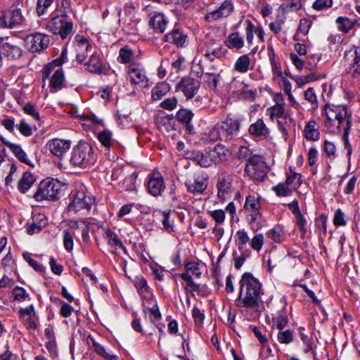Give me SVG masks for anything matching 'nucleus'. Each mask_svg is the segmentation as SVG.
Instances as JSON below:
<instances>
[{"label":"nucleus","mask_w":360,"mask_h":360,"mask_svg":"<svg viewBox=\"0 0 360 360\" xmlns=\"http://www.w3.org/2000/svg\"><path fill=\"white\" fill-rule=\"evenodd\" d=\"M240 290L236 306L243 314L258 316L263 309L262 284L252 273L245 272L239 281Z\"/></svg>","instance_id":"nucleus-1"},{"label":"nucleus","mask_w":360,"mask_h":360,"mask_svg":"<svg viewBox=\"0 0 360 360\" xmlns=\"http://www.w3.org/2000/svg\"><path fill=\"white\" fill-rule=\"evenodd\" d=\"M321 115L324 126L331 134H340L352 127V112L346 105L326 103L321 108Z\"/></svg>","instance_id":"nucleus-2"},{"label":"nucleus","mask_w":360,"mask_h":360,"mask_svg":"<svg viewBox=\"0 0 360 360\" xmlns=\"http://www.w3.org/2000/svg\"><path fill=\"white\" fill-rule=\"evenodd\" d=\"M97 161V154L93 146L86 142L79 141L72 148L69 160L70 164L75 167L90 168Z\"/></svg>","instance_id":"nucleus-3"},{"label":"nucleus","mask_w":360,"mask_h":360,"mask_svg":"<svg viewBox=\"0 0 360 360\" xmlns=\"http://www.w3.org/2000/svg\"><path fill=\"white\" fill-rule=\"evenodd\" d=\"M45 27L53 34L58 35L63 40L66 39L73 32V22L65 14V11H61L60 14L52 13Z\"/></svg>","instance_id":"nucleus-4"},{"label":"nucleus","mask_w":360,"mask_h":360,"mask_svg":"<svg viewBox=\"0 0 360 360\" xmlns=\"http://www.w3.org/2000/svg\"><path fill=\"white\" fill-rule=\"evenodd\" d=\"M209 176L202 170H195L186 174L184 185L186 191L198 195L203 193L208 185Z\"/></svg>","instance_id":"nucleus-5"},{"label":"nucleus","mask_w":360,"mask_h":360,"mask_svg":"<svg viewBox=\"0 0 360 360\" xmlns=\"http://www.w3.org/2000/svg\"><path fill=\"white\" fill-rule=\"evenodd\" d=\"M268 172L269 167L262 157L252 155L248 160L245 172L254 181H263L267 176Z\"/></svg>","instance_id":"nucleus-6"},{"label":"nucleus","mask_w":360,"mask_h":360,"mask_svg":"<svg viewBox=\"0 0 360 360\" xmlns=\"http://www.w3.org/2000/svg\"><path fill=\"white\" fill-rule=\"evenodd\" d=\"M60 189V185L58 181L44 179L40 182L34 198L37 201L55 200L58 198Z\"/></svg>","instance_id":"nucleus-7"},{"label":"nucleus","mask_w":360,"mask_h":360,"mask_svg":"<svg viewBox=\"0 0 360 360\" xmlns=\"http://www.w3.org/2000/svg\"><path fill=\"white\" fill-rule=\"evenodd\" d=\"M96 204V198L90 193L84 190L72 193V202L68 206L69 211L79 212L82 210H91Z\"/></svg>","instance_id":"nucleus-8"},{"label":"nucleus","mask_w":360,"mask_h":360,"mask_svg":"<svg viewBox=\"0 0 360 360\" xmlns=\"http://www.w3.org/2000/svg\"><path fill=\"white\" fill-rule=\"evenodd\" d=\"M49 36L41 32L30 34L25 38L27 49L31 53L41 52L49 45Z\"/></svg>","instance_id":"nucleus-9"},{"label":"nucleus","mask_w":360,"mask_h":360,"mask_svg":"<svg viewBox=\"0 0 360 360\" xmlns=\"http://www.w3.org/2000/svg\"><path fill=\"white\" fill-rule=\"evenodd\" d=\"M245 32L246 41L250 48H252V52L255 53L258 50V46H254V34H256L259 41L264 43V31L261 25L256 26L250 20L247 19L245 21Z\"/></svg>","instance_id":"nucleus-10"},{"label":"nucleus","mask_w":360,"mask_h":360,"mask_svg":"<svg viewBox=\"0 0 360 360\" xmlns=\"http://www.w3.org/2000/svg\"><path fill=\"white\" fill-rule=\"evenodd\" d=\"M218 125L221 131L223 140L229 141L238 134L240 123L238 119L229 115Z\"/></svg>","instance_id":"nucleus-11"},{"label":"nucleus","mask_w":360,"mask_h":360,"mask_svg":"<svg viewBox=\"0 0 360 360\" xmlns=\"http://www.w3.org/2000/svg\"><path fill=\"white\" fill-rule=\"evenodd\" d=\"M234 10V5L232 0H224L218 8L207 12L205 15V20L211 22L226 18L230 16Z\"/></svg>","instance_id":"nucleus-12"},{"label":"nucleus","mask_w":360,"mask_h":360,"mask_svg":"<svg viewBox=\"0 0 360 360\" xmlns=\"http://www.w3.org/2000/svg\"><path fill=\"white\" fill-rule=\"evenodd\" d=\"M200 86V82L198 79L185 77L181 79L176 86V91H181L187 99H191L198 92Z\"/></svg>","instance_id":"nucleus-13"},{"label":"nucleus","mask_w":360,"mask_h":360,"mask_svg":"<svg viewBox=\"0 0 360 360\" xmlns=\"http://www.w3.org/2000/svg\"><path fill=\"white\" fill-rule=\"evenodd\" d=\"M233 176L228 173H222L219 175L216 187L217 188V197L221 200H224L231 196L233 190Z\"/></svg>","instance_id":"nucleus-14"},{"label":"nucleus","mask_w":360,"mask_h":360,"mask_svg":"<svg viewBox=\"0 0 360 360\" xmlns=\"http://www.w3.org/2000/svg\"><path fill=\"white\" fill-rule=\"evenodd\" d=\"M244 209L248 214L246 217L249 224L255 222L259 216H261V204L258 197L249 195L245 198Z\"/></svg>","instance_id":"nucleus-15"},{"label":"nucleus","mask_w":360,"mask_h":360,"mask_svg":"<svg viewBox=\"0 0 360 360\" xmlns=\"http://www.w3.org/2000/svg\"><path fill=\"white\" fill-rule=\"evenodd\" d=\"M74 44L76 51V60L79 63H82L86 60L92 46L86 38L80 34H77L75 37Z\"/></svg>","instance_id":"nucleus-16"},{"label":"nucleus","mask_w":360,"mask_h":360,"mask_svg":"<svg viewBox=\"0 0 360 360\" xmlns=\"http://www.w3.org/2000/svg\"><path fill=\"white\" fill-rule=\"evenodd\" d=\"M71 141L53 139L46 143V147L53 155L61 158L70 148Z\"/></svg>","instance_id":"nucleus-17"},{"label":"nucleus","mask_w":360,"mask_h":360,"mask_svg":"<svg viewBox=\"0 0 360 360\" xmlns=\"http://www.w3.org/2000/svg\"><path fill=\"white\" fill-rule=\"evenodd\" d=\"M0 50L5 57L11 60L20 58L22 54L20 46L13 40L9 39L8 37L1 43Z\"/></svg>","instance_id":"nucleus-18"},{"label":"nucleus","mask_w":360,"mask_h":360,"mask_svg":"<svg viewBox=\"0 0 360 360\" xmlns=\"http://www.w3.org/2000/svg\"><path fill=\"white\" fill-rule=\"evenodd\" d=\"M147 188L149 193L153 196L160 195L165 188L162 175L160 173L150 174L148 177Z\"/></svg>","instance_id":"nucleus-19"},{"label":"nucleus","mask_w":360,"mask_h":360,"mask_svg":"<svg viewBox=\"0 0 360 360\" xmlns=\"http://www.w3.org/2000/svg\"><path fill=\"white\" fill-rule=\"evenodd\" d=\"M18 316L20 319H25L27 323V328L32 330H37L38 328L37 321L39 316L35 311V307L33 304H30L25 308H20L18 310Z\"/></svg>","instance_id":"nucleus-20"},{"label":"nucleus","mask_w":360,"mask_h":360,"mask_svg":"<svg viewBox=\"0 0 360 360\" xmlns=\"http://www.w3.org/2000/svg\"><path fill=\"white\" fill-rule=\"evenodd\" d=\"M345 58L350 66L349 73L356 77L360 75V47L346 51Z\"/></svg>","instance_id":"nucleus-21"},{"label":"nucleus","mask_w":360,"mask_h":360,"mask_svg":"<svg viewBox=\"0 0 360 360\" xmlns=\"http://www.w3.org/2000/svg\"><path fill=\"white\" fill-rule=\"evenodd\" d=\"M128 75L131 82L135 84L145 86L148 82L145 70L137 64H131L128 67Z\"/></svg>","instance_id":"nucleus-22"},{"label":"nucleus","mask_w":360,"mask_h":360,"mask_svg":"<svg viewBox=\"0 0 360 360\" xmlns=\"http://www.w3.org/2000/svg\"><path fill=\"white\" fill-rule=\"evenodd\" d=\"M142 306L143 312L146 317L147 316L148 313H149L148 318L151 323H156L161 319L162 315L155 298H153L148 302L144 301V302L142 304Z\"/></svg>","instance_id":"nucleus-23"},{"label":"nucleus","mask_w":360,"mask_h":360,"mask_svg":"<svg viewBox=\"0 0 360 360\" xmlns=\"http://www.w3.org/2000/svg\"><path fill=\"white\" fill-rule=\"evenodd\" d=\"M167 24L168 20L163 13L154 12L150 14L148 25L155 32L163 33L166 30Z\"/></svg>","instance_id":"nucleus-24"},{"label":"nucleus","mask_w":360,"mask_h":360,"mask_svg":"<svg viewBox=\"0 0 360 360\" xmlns=\"http://www.w3.org/2000/svg\"><path fill=\"white\" fill-rule=\"evenodd\" d=\"M187 34L179 29L174 28L164 36V41L177 47H183L186 41Z\"/></svg>","instance_id":"nucleus-25"},{"label":"nucleus","mask_w":360,"mask_h":360,"mask_svg":"<svg viewBox=\"0 0 360 360\" xmlns=\"http://www.w3.org/2000/svg\"><path fill=\"white\" fill-rule=\"evenodd\" d=\"M312 25V21L307 18H302L300 20L297 29L293 36L295 41L306 42L308 40L307 35Z\"/></svg>","instance_id":"nucleus-26"},{"label":"nucleus","mask_w":360,"mask_h":360,"mask_svg":"<svg viewBox=\"0 0 360 360\" xmlns=\"http://www.w3.org/2000/svg\"><path fill=\"white\" fill-rule=\"evenodd\" d=\"M188 158L202 167H208L215 163L210 152L203 153L200 151H192L188 154Z\"/></svg>","instance_id":"nucleus-27"},{"label":"nucleus","mask_w":360,"mask_h":360,"mask_svg":"<svg viewBox=\"0 0 360 360\" xmlns=\"http://www.w3.org/2000/svg\"><path fill=\"white\" fill-rule=\"evenodd\" d=\"M48 224V219L44 214H35L32 217V222L27 226L29 235L39 233Z\"/></svg>","instance_id":"nucleus-28"},{"label":"nucleus","mask_w":360,"mask_h":360,"mask_svg":"<svg viewBox=\"0 0 360 360\" xmlns=\"http://www.w3.org/2000/svg\"><path fill=\"white\" fill-rule=\"evenodd\" d=\"M134 285L141 295L143 302L149 301L155 298L147 284L146 280L143 276H136L134 278Z\"/></svg>","instance_id":"nucleus-29"},{"label":"nucleus","mask_w":360,"mask_h":360,"mask_svg":"<svg viewBox=\"0 0 360 360\" xmlns=\"http://www.w3.org/2000/svg\"><path fill=\"white\" fill-rule=\"evenodd\" d=\"M226 48L231 50H240L245 46L243 37L239 32H233L229 34L224 41Z\"/></svg>","instance_id":"nucleus-30"},{"label":"nucleus","mask_w":360,"mask_h":360,"mask_svg":"<svg viewBox=\"0 0 360 360\" xmlns=\"http://www.w3.org/2000/svg\"><path fill=\"white\" fill-rule=\"evenodd\" d=\"M91 343L90 347L100 356H101L104 360H119V356L112 354L110 352H108L103 346L99 344L98 342L95 340L94 338L89 336V337Z\"/></svg>","instance_id":"nucleus-31"},{"label":"nucleus","mask_w":360,"mask_h":360,"mask_svg":"<svg viewBox=\"0 0 360 360\" xmlns=\"http://www.w3.org/2000/svg\"><path fill=\"white\" fill-rule=\"evenodd\" d=\"M6 146L12 151L18 160L29 166L34 167L32 162L28 158L27 153L20 144L7 142Z\"/></svg>","instance_id":"nucleus-32"},{"label":"nucleus","mask_w":360,"mask_h":360,"mask_svg":"<svg viewBox=\"0 0 360 360\" xmlns=\"http://www.w3.org/2000/svg\"><path fill=\"white\" fill-rule=\"evenodd\" d=\"M249 133L254 136L266 138L269 135V129L262 119H258L251 124L248 129Z\"/></svg>","instance_id":"nucleus-33"},{"label":"nucleus","mask_w":360,"mask_h":360,"mask_svg":"<svg viewBox=\"0 0 360 360\" xmlns=\"http://www.w3.org/2000/svg\"><path fill=\"white\" fill-rule=\"evenodd\" d=\"M85 65L87 70L92 73L101 75L105 70L104 64L100 56L96 53L91 54L89 61Z\"/></svg>","instance_id":"nucleus-34"},{"label":"nucleus","mask_w":360,"mask_h":360,"mask_svg":"<svg viewBox=\"0 0 360 360\" xmlns=\"http://www.w3.org/2000/svg\"><path fill=\"white\" fill-rule=\"evenodd\" d=\"M65 76L61 68H57L51 77L49 86L51 92H57L64 87Z\"/></svg>","instance_id":"nucleus-35"},{"label":"nucleus","mask_w":360,"mask_h":360,"mask_svg":"<svg viewBox=\"0 0 360 360\" xmlns=\"http://www.w3.org/2000/svg\"><path fill=\"white\" fill-rule=\"evenodd\" d=\"M97 139L101 144L108 150L115 148L118 144L117 141L112 139V132L109 130H103L97 134Z\"/></svg>","instance_id":"nucleus-36"},{"label":"nucleus","mask_w":360,"mask_h":360,"mask_svg":"<svg viewBox=\"0 0 360 360\" xmlns=\"http://www.w3.org/2000/svg\"><path fill=\"white\" fill-rule=\"evenodd\" d=\"M227 53L226 48L222 46H217L216 47L207 46L203 55L208 60L213 61L215 58L226 57Z\"/></svg>","instance_id":"nucleus-37"},{"label":"nucleus","mask_w":360,"mask_h":360,"mask_svg":"<svg viewBox=\"0 0 360 360\" xmlns=\"http://www.w3.org/2000/svg\"><path fill=\"white\" fill-rule=\"evenodd\" d=\"M286 179L285 182L295 191H297L302 184V174L293 171L291 168L285 172Z\"/></svg>","instance_id":"nucleus-38"},{"label":"nucleus","mask_w":360,"mask_h":360,"mask_svg":"<svg viewBox=\"0 0 360 360\" xmlns=\"http://www.w3.org/2000/svg\"><path fill=\"white\" fill-rule=\"evenodd\" d=\"M20 4H22L21 0H16V3L13 4L9 8L11 15V23L13 25V27L20 25L25 20L21 8L18 7Z\"/></svg>","instance_id":"nucleus-39"},{"label":"nucleus","mask_w":360,"mask_h":360,"mask_svg":"<svg viewBox=\"0 0 360 360\" xmlns=\"http://www.w3.org/2000/svg\"><path fill=\"white\" fill-rule=\"evenodd\" d=\"M304 137L307 140L317 141L319 139L320 133L317 123L314 120H310L304 127Z\"/></svg>","instance_id":"nucleus-40"},{"label":"nucleus","mask_w":360,"mask_h":360,"mask_svg":"<svg viewBox=\"0 0 360 360\" xmlns=\"http://www.w3.org/2000/svg\"><path fill=\"white\" fill-rule=\"evenodd\" d=\"M170 90L169 84L165 82L158 83L151 91V98L153 101L160 100Z\"/></svg>","instance_id":"nucleus-41"},{"label":"nucleus","mask_w":360,"mask_h":360,"mask_svg":"<svg viewBox=\"0 0 360 360\" xmlns=\"http://www.w3.org/2000/svg\"><path fill=\"white\" fill-rule=\"evenodd\" d=\"M266 115L269 117L271 121L279 118L286 120L288 117V113L285 112L284 106L279 104H275L274 105L266 109Z\"/></svg>","instance_id":"nucleus-42"},{"label":"nucleus","mask_w":360,"mask_h":360,"mask_svg":"<svg viewBox=\"0 0 360 360\" xmlns=\"http://www.w3.org/2000/svg\"><path fill=\"white\" fill-rule=\"evenodd\" d=\"M35 181V178L30 172H25L18 184V188L22 193H25Z\"/></svg>","instance_id":"nucleus-43"},{"label":"nucleus","mask_w":360,"mask_h":360,"mask_svg":"<svg viewBox=\"0 0 360 360\" xmlns=\"http://www.w3.org/2000/svg\"><path fill=\"white\" fill-rule=\"evenodd\" d=\"M250 242L248 233L245 229H239L235 235V243L238 250H249L247 248L248 243Z\"/></svg>","instance_id":"nucleus-44"},{"label":"nucleus","mask_w":360,"mask_h":360,"mask_svg":"<svg viewBox=\"0 0 360 360\" xmlns=\"http://www.w3.org/2000/svg\"><path fill=\"white\" fill-rule=\"evenodd\" d=\"M335 22L339 31L343 33H347L354 27L356 22V20L340 16L336 19Z\"/></svg>","instance_id":"nucleus-45"},{"label":"nucleus","mask_w":360,"mask_h":360,"mask_svg":"<svg viewBox=\"0 0 360 360\" xmlns=\"http://www.w3.org/2000/svg\"><path fill=\"white\" fill-rule=\"evenodd\" d=\"M250 65V58L248 54L239 56L234 63V70L240 73H246Z\"/></svg>","instance_id":"nucleus-46"},{"label":"nucleus","mask_w":360,"mask_h":360,"mask_svg":"<svg viewBox=\"0 0 360 360\" xmlns=\"http://www.w3.org/2000/svg\"><path fill=\"white\" fill-rule=\"evenodd\" d=\"M104 238L107 239L108 244L112 247L124 248V246L117 234L110 229H105Z\"/></svg>","instance_id":"nucleus-47"},{"label":"nucleus","mask_w":360,"mask_h":360,"mask_svg":"<svg viewBox=\"0 0 360 360\" xmlns=\"http://www.w3.org/2000/svg\"><path fill=\"white\" fill-rule=\"evenodd\" d=\"M210 152L212 156H213V160L215 163L226 160L229 153V150L220 144L217 145L214 149Z\"/></svg>","instance_id":"nucleus-48"},{"label":"nucleus","mask_w":360,"mask_h":360,"mask_svg":"<svg viewBox=\"0 0 360 360\" xmlns=\"http://www.w3.org/2000/svg\"><path fill=\"white\" fill-rule=\"evenodd\" d=\"M271 189L280 198L290 196L295 191L285 181L274 186Z\"/></svg>","instance_id":"nucleus-49"},{"label":"nucleus","mask_w":360,"mask_h":360,"mask_svg":"<svg viewBox=\"0 0 360 360\" xmlns=\"http://www.w3.org/2000/svg\"><path fill=\"white\" fill-rule=\"evenodd\" d=\"M239 254L237 252H233V257L234 261V267L236 269H240L243 265L245 261L250 257L251 251L250 250H238Z\"/></svg>","instance_id":"nucleus-50"},{"label":"nucleus","mask_w":360,"mask_h":360,"mask_svg":"<svg viewBox=\"0 0 360 360\" xmlns=\"http://www.w3.org/2000/svg\"><path fill=\"white\" fill-rule=\"evenodd\" d=\"M304 98L311 105V110L315 111L319 108V102L316 91L313 87H309L304 91Z\"/></svg>","instance_id":"nucleus-51"},{"label":"nucleus","mask_w":360,"mask_h":360,"mask_svg":"<svg viewBox=\"0 0 360 360\" xmlns=\"http://www.w3.org/2000/svg\"><path fill=\"white\" fill-rule=\"evenodd\" d=\"M266 236L268 238L276 243H282L285 238L284 232L279 226H274L269 229L266 233Z\"/></svg>","instance_id":"nucleus-52"},{"label":"nucleus","mask_w":360,"mask_h":360,"mask_svg":"<svg viewBox=\"0 0 360 360\" xmlns=\"http://www.w3.org/2000/svg\"><path fill=\"white\" fill-rule=\"evenodd\" d=\"M288 323V318L285 314H276L272 317L271 329L272 330H284Z\"/></svg>","instance_id":"nucleus-53"},{"label":"nucleus","mask_w":360,"mask_h":360,"mask_svg":"<svg viewBox=\"0 0 360 360\" xmlns=\"http://www.w3.org/2000/svg\"><path fill=\"white\" fill-rule=\"evenodd\" d=\"M295 332L290 329L280 330L277 334V340L279 343L289 345L294 341Z\"/></svg>","instance_id":"nucleus-54"},{"label":"nucleus","mask_w":360,"mask_h":360,"mask_svg":"<svg viewBox=\"0 0 360 360\" xmlns=\"http://www.w3.org/2000/svg\"><path fill=\"white\" fill-rule=\"evenodd\" d=\"M53 3V0H37L35 8L37 15L40 17L48 14Z\"/></svg>","instance_id":"nucleus-55"},{"label":"nucleus","mask_w":360,"mask_h":360,"mask_svg":"<svg viewBox=\"0 0 360 360\" xmlns=\"http://www.w3.org/2000/svg\"><path fill=\"white\" fill-rule=\"evenodd\" d=\"M12 296L15 301L22 302L27 300H30V294L22 287L15 286L12 290Z\"/></svg>","instance_id":"nucleus-56"},{"label":"nucleus","mask_w":360,"mask_h":360,"mask_svg":"<svg viewBox=\"0 0 360 360\" xmlns=\"http://www.w3.org/2000/svg\"><path fill=\"white\" fill-rule=\"evenodd\" d=\"M256 93L257 91L255 89L250 88L248 84L244 83V87L240 89L236 96L253 101L255 98Z\"/></svg>","instance_id":"nucleus-57"},{"label":"nucleus","mask_w":360,"mask_h":360,"mask_svg":"<svg viewBox=\"0 0 360 360\" xmlns=\"http://www.w3.org/2000/svg\"><path fill=\"white\" fill-rule=\"evenodd\" d=\"M290 77L295 82L297 87H302L306 84L317 79V77L314 73L302 76L290 75Z\"/></svg>","instance_id":"nucleus-58"},{"label":"nucleus","mask_w":360,"mask_h":360,"mask_svg":"<svg viewBox=\"0 0 360 360\" xmlns=\"http://www.w3.org/2000/svg\"><path fill=\"white\" fill-rule=\"evenodd\" d=\"M133 55L132 50L128 46H125L120 49L117 60L120 63H129Z\"/></svg>","instance_id":"nucleus-59"},{"label":"nucleus","mask_w":360,"mask_h":360,"mask_svg":"<svg viewBox=\"0 0 360 360\" xmlns=\"http://www.w3.org/2000/svg\"><path fill=\"white\" fill-rule=\"evenodd\" d=\"M176 119L181 123L191 122L193 117V113L191 110L186 108L179 109L176 115Z\"/></svg>","instance_id":"nucleus-60"},{"label":"nucleus","mask_w":360,"mask_h":360,"mask_svg":"<svg viewBox=\"0 0 360 360\" xmlns=\"http://www.w3.org/2000/svg\"><path fill=\"white\" fill-rule=\"evenodd\" d=\"M63 245L66 251L71 252L74 247L73 233L65 229L63 231Z\"/></svg>","instance_id":"nucleus-61"},{"label":"nucleus","mask_w":360,"mask_h":360,"mask_svg":"<svg viewBox=\"0 0 360 360\" xmlns=\"http://www.w3.org/2000/svg\"><path fill=\"white\" fill-rule=\"evenodd\" d=\"M160 213L162 217L161 222L163 225L164 229L169 233L174 232L173 222L170 221V212H162Z\"/></svg>","instance_id":"nucleus-62"},{"label":"nucleus","mask_w":360,"mask_h":360,"mask_svg":"<svg viewBox=\"0 0 360 360\" xmlns=\"http://www.w3.org/2000/svg\"><path fill=\"white\" fill-rule=\"evenodd\" d=\"M250 246L257 252H259L264 245V238L262 233H257L253 236V238L250 240Z\"/></svg>","instance_id":"nucleus-63"},{"label":"nucleus","mask_w":360,"mask_h":360,"mask_svg":"<svg viewBox=\"0 0 360 360\" xmlns=\"http://www.w3.org/2000/svg\"><path fill=\"white\" fill-rule=\"evenodd\" d=\"M323 151L327 155V157L331 160H333L336 158L337 154H336V147L335 144L328 141H325L323 143Z\"/></svg>","instance_id":"nucleus-64"}]
</instances>
